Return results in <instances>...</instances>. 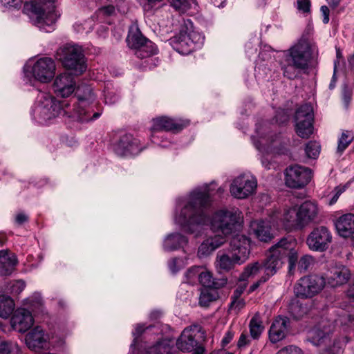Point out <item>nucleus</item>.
Here are the masks:
<instances>
[{"mask_svg":"<svg viewBox=\"0 0 354 354\" xmlns=\"http://www.w3.org/2000/svg\"><path fill=\"white\" fill-rule=\"evenodd\" d=\"M338 234L347 238L354 233V214L348 213L340 216L335 222Z\"/></svg>","mask_w":354,"mask_h":354,"instance_id":"c85d7f7f","label":"nucleus"},{"mask_svg":"<svg viewBox=\"0 0 354 354\" xmlns=\"http://www.w3.org/2000/svg\"><path fill=\"white\" fill-rule=\"evenodd\" d=\"M233 337H234V333H232L230 330L227 331L222 339V345L223 346H225L227 344H228L232 341V339H233Z\"/></svg>","mask_w":354,"mask_h":354,"instance_id":"774afa93","label":"nucleus"},{"mask_svg":"<svg viewBox=\"0 0 354 354\" xmlns=\"http://www.w3.org/2000/svg\"><path fill=\"white\" fill-rule=\"evenodd\" d=\"M314 262L313 258L310 255L303 256L298 262V269L301 272L306 271Z\"/></svg>","mask_w":354,"mask_h":354,"instance_id":"5fc2aeb1","label":"nucleus"},{"mask_svg":"<svg viewBox=\"0 0 354 354\" xmlns=\"http://www.w3.org/2000/svg\"><path fill=\"white\" fill-rule=\"evenodd\" d=\"M183 261L178 258L172 259L169 263V269L173 273L178 272L183 267Z\"/></svg>","mask_w":354,"mask_h":354,"instance_id":"052dcab7","label":"nucleus"},{"mask_svg":"<svg viewBox=\"0 0 354 354\" xmlns=\"http://www.w3.org/2000/svg\"><path fill=\"white\" fill-rule=\"evenodd\" d=\"M17 263V257L6 250L0 251V274L10 275Z\"/></svg>","mask_w":354,"mask_h":354,"instance_id":"473e14b6","label":"nucleus"},{"mask_svg":"<svg viewBox=\"0 0 354 354\" xmlns=\"http://www.w3.org/2000/svg\"><path fill=\"white\" fill-rule=\"evenodd\" d=\"M55 62L53 59L47 57L37 59L32 65L28 64L24 68L27 77H32L42 83L50 82L55 76Z\"/></svg>","mask_w":354,"mask_h":354,"instance_id":"9b49d317","label":"nucleus"},{"mask_svg":"<svg viewBox=\"0 0 354 354\" xmlns=\"http://www.w3.org/2000/svg\"><path fill=\"white\" fill-rule=\"evenodd\" d=\"M174 49L182 55H188L194 49L192 43L189 41L187 30L182 27L179 34L171 39Z\"/></svg>","mask_w":354,"mask_h":354,"instance_id":"c756f323","label":"nucleus"},{"mask_svg":"<svg viewBox=\"0 0 354 354\" xmlns=\"http://www.w3.org/2000/svg\"><path fill=\"white\" fill-rule=\"evenodd\" d=\"M242 222V213L238 209H221L216 212L209 221L212 234L227 236L233 232L237 225Z\"/></svg>","mask_w":354,"mask_h":354,"instance_id":"0eeeda50","label":"nucleus"},{"mask_svg":"<svg viewBox=\"0 0 354 354\" xmlns=\"http://www.w3.org/2000/svg\"><path fill=\"white\" fill-rule=\"evenodd\" d=\"M171 6L176 10L185 12L196 5V0H169Z\"/></svg>","mask_w":354,"mask_h":354,"instance_id":"a18cd8bd","label":"nucleus"},{"mask_svg":"<svg viewBox=\"0 0 354 354\" xmlns=\"http://www.w3.org/2000/svg\"><path fill=\"white\" fill-rule=\"evenodd\" d=\"M281 213L275 211L269 216V220L254 221L250 224L252 233L261 241L268 242L273 236L271 233V227L283 226L280 221Z\"/></svg>","mask_w":354,"mask_h":354,"instance_id":"4468645a","label":"nucleus"},{"mask_svg":"<svg viewBox=\"0 0 354 354\" xmlns=\"http://www.w3.org/2000/svg\"><path fill=\"white\" fill-rule=\"evenodd\" d=\"M263 269L262 263L255 261L247 265L239 277L240 281H245L249 278H253Z\"/></svg>","mask_w":354,"mask_h":354,"instance_id":"4c0bfd02","label":"nucleus"},{"mask_svg":"<svg viewBox=\"0 0 354 354\" xmlns=\"http://www.w3.org/2000/svg\"><path fill=\"white\" fill-rule=\"evenodd\" d=\"M104 102L113 104L118 100V95L113 88L111 84H107L104 90Z\"/></svg>","mask_w":354,"mask_h":354,"instance_id":"49530a36","label":"nucleus"},{"mask_svg":"<svg viewBox=\"0 0 354 354\" xmlns=\"http://www.w3.org/2000/svg\"><path fill=\"white\" fill-rule=\"evenodd\" d=\"M23 305L34 313L39 312L42 308V299L39 294L35 293L25 299Z\"/></svg>","mask_w":354,"mask_h":354,"instance_id":"ea45409f","label":"nucleus"},{"mask_svg":"<svg viewBox=\"0 0 354 354\" xmlns=\"http://www.w3.org/2000/svg\"><path fill=\"white\" fill-rule=\"evenodd\" d=\"M49 335L41 326H36L26 335V344L31 350L44 348L48 346Z\"/></svg>","mask_w":354,"mask_h":354,"instance_id":"393cba45","label":"nucleus"},{"mask_svg":"<svg viewBox=\"0 0 354 354\" xmlns=\"http://www.w3.org/2000/svg\"><path fill=\"white\" fill-rule=\"evenodd\" d=\"M76 83L73 76L66 72L57 75L53 82V90L57 96L67 97L76 88Z\"/></svg>","mask_w":354,"mask_h":354,"instance_id":"5701e85b","label":"nucleus"},{"mask_svg":"<svg viewBox=\"0 0 354 354\" xmlns=\"http://www.w3.org/2000/svg\"><path fill=\"white\" fill-rule=\"evenodd\" d=\"M236 264L234 261V258H231L227 254H222L217 256L216 261V267L220 271L227 272L234 268Z\"/></svg>","mask_w":354,"mask_h":354,"instance_id":"a19ab883","label":"nucleus"},{"mask_svg":"<svg viewBox=\"0 0 354 354\" xmlns=\"http://www.w3.org/2000/svg\"><path fill=\"white\" fill-rule=\"evenodd\" d=\"M214 189L215 185L212 183L193 190L188 196L179 198L176 201L174 221L196 237L202 235L209 223L203 208L209 205Z\"/></svg>","mask_w":354,"mask_h":354,"instance_id":"f257e3e1","label":"nucleus"},{"mask_svg":"<svg viewBox=\"0 0 354 354\" xmlns=\"http://www.w3.org/2000/svg\"><path fill=\"white\" fill-rule=\"evenodd\" d=\"M188 239L180 233L168 234L164 239L163 248L166 251H173L187 245Z\"/></svg>","mask_w":354,"mask_h":354,"instance_id":"2f4dec72","label":"nucleus"},{"mask_svg":"<svg viewBox=\"0 0 354 354\" xmlns=\"http://www.w3.org/2000/svg\"><path fill=\"white\" fill-rule=\"evenodd\" d=\"M230 252L236 263L243 264L248 259L250 254V239L244 235H236L230 241Z\"/></svg>","mask_w":354,"mask_h":354,"instance_id":"aec40b11","label":"nucleus"},{"mask_svg":"<svg viewBox=\"0 0 354 354\" xmlns=\"http://www.w3.org/2000/svg\"><path fill=\"white\" fill-rule=\"evenodd\" d=\"M152 326L146 327L144 328V326L142 324H138L135 327V330L133 331L132 334L134 337L133 341L131 344V348L135 347L137 344V339L138 337L145 331L149 330L152 328Z\"/></svg>","mask_w":354,"mask_h":354,"instance_id":"4d7b16f0","label":"nucleus"},{"mask_svg":"<svg viewBox=\"0 0 354 354\" xmlns=\"http://www.w3.org/2000/svg\"><path fill=\"white\" fill-rule=\"evenodd\" d=\"M19 351L18 346L11 342H0V354H10L11 353Z\"/></svg>","mask_w":354,"mask_h":354,"instance_id":"3c124183","label":"nucleus"},{"mask_svg":"<svg viewBox=\"0 0 354 354\" xmlns=\"http://www.w3.org/2000/svg\"><path fill=\"white\" fill-rule=\"evenodd\" d=\"M279 117H281L280 121H279L280 124H283V123L288 122L289 120L288 115L284 111H280L278 112L277 115H276L277 122H278V120H279Z\"/></svg>","mask_w":354,"mask_h":354,"instance_id":"69168bd1","label":"nucleus"},{"mask_svg":"<svg viewBox=\"0 0 354 354\" xmlns=\"http://www.w3.org/2000/svg\"><path fill=\"white\" fill-rule=\"evenodd\" d=\"M75 95L77 103L74 105L73 110L70 111L68 118L74 122H87L100 117V113L98 112L91 115L89 106L95 101L96 94L90 85L78 86L76 88Z\"/></svg>","mask_w":354,"mask_h":354,"instance_id":"423d86ee","label":"nucleus"},{"mask_svg":"<svg viewBox=\"0 0 354 354\" xmlns=\"http://www.w3.org/2000/svg\"><path fill=\"white\" fill-rule=\"evenodd\" d=\"M275 354H304V353L300 348L295 345H289L281 348Z\"/></svg>","mask_w":354,"mask_h":354,"instance_id":"bf43d9fd","label":"nucleus"},{"mask_svg":"<svg viewBox=\"0 0 354 354\" xmlns=\"http://www.w3.org/2000/svg\"><path fill=\"white\" fill-rule=\"evenodd\" d=\"M174 342L163 339L147 348L146 354H172Z\"/></svg>","mask_w":354,"mask_h":354,"instance_id":"c9c22d12","label":"nucleus"},{"mask_svg":"<svg viewBox=\"0 0 354 354\" xmlns=\"http://www.w3.org/2000/svg\"><path fill=\"white\" fill-rule=\"evenodd\" d=\"M10 324L16 331L25 333L33 325L34 319L30 310L19 308L14 312Z\"/></svg>","mask_w":354,"mask_h":354,"instance_id":"b1692460","label":"nucleus"},{"mask_svg":"<svg viewBox=\"0 0 354 354\" xmlns=\"http://www.w3.org/2000/svg\"><path fill=\"white\" fill-rule=\"evenodd\" d=\"M310 8V2L309 0H297V8L304 12H309Z\"/></svg>","mask_w":354,"mask_h":354,"instance_id":"680f3d73","label":"nucleus"},{"mask_svg":"<svg viewBox=\"0 0 354 354\" xmlns=\"http://www.w3.org/2000/svg\"><path fill=\"white\" fill-rule=\"evenodd\" d=\"M264 329L259 316L253 317L250 322V332L251 337L256 339H258Z\"/></svg>","mask_w":354,"mask_h":354,"instance_id":"37998d69","label":"nucleus"},{"mask_svg":"<svg viewBox=\"0 0 354 354\" xmlns=\"http://www.w3.org/2000/svg\"><path fill=\"white\" fill-rule=\"evenodd\" d=\"M26 283L22 280H14L7 283L5 290L7 293H10L13 295H17L20 294L25 288Z\"/></svg>","mask_w":354,"mask_h":354,"instance_id":"c03bdc74","label":"nucleus"},{"mask_svg":"<svg viewBox=\"0 0 354 354\" xmlns=\"http://www.w3.org/2000/svg\"><path fill=\"white\" fill-rule=\"evenodd\" d=\"M290 324V319L288 317L283 316L277 317L269 330L270 341L272 343H277L283 340L288 333Z\"/></svg>","mask_w":354,"mask_h":354,"instance_id":"a878e982","label":"nucleus"},{"mask_svg":"<svg viewBox=\"0 0 354 354\" xmlns=\"http://www.w3.org/2000/svg\"><path fill=\"white\" fill-rule=\"evenodd\" d=\"M332 241V234L329 230L324 226L315 228L308 236L306 244L313 251H325Z\"/></svg>","mask_w":354,"mask_h":354,"instance_id":"6ab92c4d","label":"nucleus"},{"mask_svg":"<svg viewBox=\"0 0 354 354\" xmlns=\"http://www.w3.org/2000/svg\"><path fill=\"white\" fill-rule=\"evenodd\" d=\"M55 0H45V2L32 1L26 3L24 10L32 23L44 32H51L59 15L55 10Z\"/></svg>","mask_w":354,"mask_h":354,"instance_id":"39448f33","label":"nucleus"},{"mask_svg":"<svg viewBox=\"0 0 354 354\" xmlns=\"http://www.w3.org/2000/svg\"><path fill=\"white\" fill-rule=\"evenodd\" d=\"M185 30H187L189 41L192 43L194 49L200 48L204 43L205 37L201 32L196 30L192 21L187 20L183 26Z\"/></svg>","mask_w":354,"mask_h":354,"instance_id":"f704fd0d","label":"nucleus"},{"mask_svg":"<svg viewBox=\"0 0 354 354\" xmlns=\"http://www.w3.org/2000/svg\"><path fill=\"white\" fill-rule=\"evenodd\" d=\"M325 279L318 275H310L301 278L295 285L294 292L297 297L311 298L324 287Z\"/></svg>","mask_w":354,"mask_h":354,"instance_id":"ddd939ff","label":"nucleus"},{"mask_svg":"<svg viewBox=\"0 0 354 354\" xmlns=\"http://www.w3.org/2000/svg\"><path fill=\"white\" fill-rule=\"evenodd\" d=\"M67 106V103L61 104L50 93L39 92L32 108V115L37 122L48 124L62 114L68 116L70 111L66 109Z\"/></svg>","mask_w":354,"mask_h":354,"instance_id":"20e7f679","label":"nucleus"},{"mask_svg":"<svg viewBox=\"0 0 354 354\" xmlns=\"http://www.w3.org/2000/svg\"><path fill=\"white\" fill-rule=\"evenodd\" d=\"M335 322L340 324H348L350 326L354 327V308L349 313H344Z\"/></svg>","mask_w":354,"mask_h":354,"instance_id":"603ef678","label":"nucleus"},{"mask_svg":"<svg viewBox=\"0 0 354 354\" xmlns=\"http://www.w3.org/2000/svg\"><path fill=\"white\" fill-rule=\"evenodd\" d=\"M264 133L263 127H257V134L260 137L261 140L255 141L254 136H252V139L254 142V145L255 147L262 153L263 156L261 158V163L267 169H270V162L268 161L266 158L265 157V154H269L271 153H274L275 151V146L278 142L277 139L279 136H275V139H272V136H268V138L263 136Z\"/></svg>","mask_w":354,"mask_h":354,"instance_id":"412c9836","label":"nucleus"},{"mask_svg":"<svg viewBox=\"0 0 354 354\" xmlns=\"http://www.w3.org/2000/svg\"><path fill=\"white\" fill-rule=\"evenodd\" d=\"M351 277L350 270L344 266L333 268L327 276V282L331 287H338L348 282Z\"/></svg>","mask_w":354,"mask_h":354,"instance_id":"cd10ccee","label":"nucleus"},{"mask_svg":"<svg viewBox=\"0 0 354 354\" xmlns=\"http://www.w3.org/2000/svg\"><path fill=\"white\" fill-rule=\"evenodd\" d=\"M200 283L207 288H213L216 287V283L212 272L204 268L201 267V271L198 276Z\"/></svg>","mask_w":354,"mask_h":354,"instance_id":"79ce46f5","label":"nucleus"},{"mask_svg":"<svg viewBox=\"0 0 354 354\" xmlns=\"http://www.w3.org/2000/svg\"><path fill=\"white\" fill-rule=\"evenodd\" d=\"M291 313L295 319H301L308 312L307 308L296 303L291 306Z\"/></svg>","mask_w":354,"mask_h":354,"instance_id":"6e6d98bb","label":"nucleus"},{"mask_svg":"<svg viewBox=\"0 0 354 354\" xmlns=\"http://www.w3.org/2000/svg\"><path fill=\"white\" fill-rule=\"evenodd\" d=\"M281 245V240L280 239L277 243L270 248L269 252L283 260L286 257V254Z\"/></svg>","mask_w":354,"mask_h":354,"instance_id":"13d9d810","label":"nucleus"},{"mask_svg":"<svg viewBox=\"0 0 354 354\" xmlns=\"http://www.w3.org/2000/svg\"><path fill=\"white\" fill-rule=\"evenodd\" d=\"M353 140V134L348 131H344L342 133L341 137L339 139L337 151L342 152L346 149L348 145Z\"/></svg>","mask_w":354,"mask_h":354,"instance_id":"8fccbe9b","label":"nucleus"},{"mask_svg":"<svg viewBox=\"0 0 354 354\" xmlns=\"http://www.w3.org/2000/svg\"><path fill=\"white\" fill-rule=\"evenodd\" d=\"M257 180L250 174H243L236 177L230 187L231 195L238 199H245L252 195L257 189Z\"/></svg>","mask_w":354,"mask_h":354,"instance_id":"2eb2a0df","label":"nucleus"},{"mask_svg":"<svg viewBox=\"0 0 354 354\" xmlns=\"http://www.w3.org/2000/svg\"><path fill=\"white\" fill-rule=\"evenodd\" d=\"M282 264L283 261L280 257H277L269 252L266 260L262 264L264 269L263 275L268 276L269 279L281 268Z\"/></svg>","mask_w":354,"mask_h":354,"instance_id":"72a5a7b5","label":"nucleus"},{"mask_svg":"<svg viewBox=\"0 0 354 354\" xmlns=\"http://www.w3.org/2000/svg\"><path fill=\"white\" fill-rule=\"evenodd\" d=\"M217 291L214 288H204L199 297V304L203 307L208 306L211 302L217 299Z\"/></svg>","mask_w":354,"mask_h":354,"instance_id":"58836bf2","label":"nucleus"},{"mask_svg":"<svg viewBox=\"0 0 354 354\" xmlns=\"http://www.w3.org/2000/svg\"><path fill=\"white\" fill-rule=\"evenodd\" d=\"M268 276L263 275L257 281L254 282L250 286L249 288V292H254L256 290L261 284L264 283L268 280Z\"/></svg>","mask_w":354,"mask_h":354,"instance_id":"e2e57ef3","label":"nucleus"},{"mask_svg":"<svg viewBox=\"0 0 354 354\" xmlns=\"http://www.w3.org/2000/svg\"><path fill=\"white\" fill-rule=\"evenodd\" d=\"M15 302L9 296H0V317L7 319L13 313Z\"/></svg>","mask_w":354,"mask_h":354,"instance_id":"e433bc0d","label":"nucleus"},{"mask_svg":"<svg viewBox=\"0 0 354 354\" xmlns=\"http://www.w3.org/2000/svg\"><path fill=\"white\" fill-rule=\"evenodd\" d=\"M200 332L201 328L197 325L185 328L176 341L177 348L183 352H191L194 350L193 354H203V347L198 346Z\"/></svg>","mask_w":354,"mask_h":354,"instance_id":"dca6fc26","label":"nucleus"},{"mask_svg":"<svg viewBox=\"0 0 354 354\" xmlns=\"http://www.w3.org/2000/svg\"><path fill=\"white\" fill-rule=\"evenodd\" d=\"M22 3V0H1V5L5 10H19Z\"/></svg>","mask_w":354,"mask_h":354,"instance_id":"864d4df0","label":"nucleus"},{"mask_svg":"<svg viewBox=\"0 0 354 354\" xmlns=\"http://www.w3.org/2000/svg\"><path fill=\"white\" fill-rule=\"evenodd\" d=\"M281 240L286 257L288 258L290 268H294L298 261L299 248L297 241L290 236L283 238Z\"/></svg>","mask_w":354,"mask_h":354,"instance_id":"7c9ffc66","label":"nucleus"},{"mask_svg":"<svg viewBox=\"0 0 354 354\" xmlns=\"http://www.w3.org/2000/svg\"><path fill=\"white\" fill-rule=\"evenodd\" d=\"M305 151L308 158H316L320 152V145L315 141H310L306 145Z\"/></svg>","mask_w":354,"mask_h":354,"instance_id":"09e8293b","label":"nucleus"},{"mask_svg":"<svg viewBox=\"0 0 354 354\" xmlns=\"http://www.w3.org/2000/svg\"><path fill=\"white\" fill-rule=\"evenodd\" d=\"M319 207L316 203L310 201L301 205H292L284 208L280 221L286 230H302L310 223L316 222L319 214Z\"/></svg>","mask_w":354,"mask_h":354,"instance_id":"f03ea898","label":"nucleus"},{"mask_svg":"<svg viewBox=\"0 0 354 354\" xmlns=\"http://www.w3.org/2000/svg\"><path fill=\"white\" fill-rule=\"evenodd\" d=\"M313 112L310 104L301 105L296 111L295 116V131L302 138H308L313 132Z\"/></svg>","mask_w":354,"mask_h":354,"instance_id":"f3484780","label":"nucleus"},{"mask_svg":"<svg viewBox=\"0 0 354 354\" xmlns=\"http://www.w3.org/2000/svg\"><path fill=\"white\" fill-rule=\"evenodd\" d=\"M57 55L64 66L75 75H80L86 71L84 55L79 46L66 44L59 49Z\"/></svg>","mask_w":354,"mask_h":354,"instance_id":"1a4fd4ad","label":"nucleus"},{"mask_svg":"<svg viewBox=\"0 0 354 354\" xmlns=\"http://www.w3.org/2000/svg\"><path fill=\"white\" fill-rule=\"evenodd\" d=\"M189 124V120H175L168 117L162 116L153 120L151 129L153 132L152 142L162 147L170 146L171 142L165 140L162 131H178Z\"/></svg>","mask_w":354,"mask_h":354,"instance_id":"9d476101","label":"nucleus"},{"mask_svg":"<svg viewBox=\"0 0 354 354\" xmlns=\"http://www.w3.org/2000/svg\"><path fill=\"white\" fill-rule=\"evenodd\" d=\"M114 11L115 8L113 6H107L99 8L97 12L99 15L109 16L111 15L114 12Z\"/></svg>","mask_w":354,"mask_h":354,"instance_id":"0e129e2a","label":"nucleus"},{"mask_svg":"<svg viewBox=\"0 0 354 354\" xmlns=\"http://www.w3.org/2000/svg\"><path fill=\"white\" fill-rule=\"evenodd\" d=\"M310 58L309 43L305 39L299 40L284 53L283 59L280 63L283 75L291 80L296 78L301 70L308 68Z\"/></svg>","mask_w":354,"mask_h":354,"instance_id":"7ed1b4c3","label":"nucleus"},{"mask_svg":"<svg viewBox=\"0 0 354 354\" xmlns=\"http://www.w3.org/2000/svg\"><path fill=\"white\" fill-rule=\"evenodd\" d=\"M250 342V339L248 338V337L244 334V333H242L239 337V339L238 341V343H237V346L239 348H241V347H243L246 345H248Z\"/></svg>","mask_w":354,"mask_h":354,"instance_id":"338daca9","label":"nucleus"},{"mask_svg":"<svg viewBox=\"0 0 354 354\" xmlns=\"http://www.w3.org/2000/svg\"><path fill=\"white\" fill-rule=\"evenodd\" d=\"M127 41L130 48L136 49V55L141 59L154 55L157 52L156 45L143 37L136 26H132L129 28Z\"/></svg>","mask_w":354,"mask_h":354,"instance_id":"f8f14e48","label":"nucleus"},{"mask_svg":"<svg viewBox=\"0 0 354 354\" xmlns=\"http://www.w3.org/2000/svg\"><path fill=\"white\" fill-rule=\"evenodd\" d=\"M330 328L319 324L308 332V340L314 346L322 347L321 354H342L346 337L335 339L330 345Z\"/></svg>","mask_w":354,"mask_h":354,"instance_id":"6e6552de","label":"nucleus"},{"mask_svg":"<svg viewBox=\"0 0 354 354\" xmlns=\"http://www.w3.org/2000/svg\"><path fill=\"white\" fill-rule=\"evenodd\" d=\"M142 149L140 141L131 134L121 136L114 145V151L119 156L137 155Z\"/></svg>","mask_w":354,"mask_h":354,"instance_id":"4be33fe9","label":"nucleus"},{"mask_svg":"<svg viewBox=\"0 0 354 354\" xmlns=\"http://www.w3.org/2000/svg\"><path fill=\"white\" fill-rule=\"evenodd\" d=\"M226 242L223 236L216 234L207 236L201 243L198 249V256L200 258L206 257L211 254L215 250L221 247Z\"/></svg>","mask_w":354,"mask_h":354,"instance_id":"bb28decb","label":"nucleus"},{"mask_svg":"<svg viewBox=\"0 0 354 354\" xmlns=\"http://www.w3.org/2000/svg\"><path fill=\"white\" fill-rule=\"evenodd\" d=\"M311 179V171L299 165L288 167L285 171L286 185L291 188H301L306 185Z\"/></svg>","mask_w":354,"mask_h":354,"instance_id":"a211bd4d","label":"nucleus"},{"mask_svg":"<svg viewBox=\"0 0 354 354\" xmlns=\"http://www.w3.org/2000/svg\"><path fill=\"white\" fill-rule=\"evenodd\" d=\"M201 267L194 266L189 268L185 273V282L189 284H194L198 281V276Z\"/></svg>","mask_w":354,"mask_h":354,"instance_id":"de8ad7c7","label":"nucleus"}]
</instances>
